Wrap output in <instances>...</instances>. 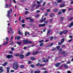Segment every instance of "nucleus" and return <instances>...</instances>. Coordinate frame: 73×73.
Masks as SVG:
<instances>
[{
    "label": "nucleus",
    "mask_w": 73,
    "mask_h": 73,
    "mask_svg": "<svg viewBox=\"0 0 73 73\" xmlns=\"http://www.w3.org/2000/svg\"><path fill=\"white\" fill-rule=\"evenodd\" d=\"M41 70H46V68H42L41 69Z\"/></svg>",
    "instance_id": "nucleus-45"
},
{
    "label": "nucleus",
    "mask_w": 73,
    "mask_h": 73,
    "mask_svg": "<svg viewBox=\"0 0 73 73\" xmlns=\"http://www.w3.org/2000/svg\"><path fill=\"white\" fill-rule=\"evenodd\" d=\"M5 8H9V7L8 6V5L7 4H5Z\"/></svg>",
    "instance_id": "nucleus-26"
},
{
    "label": "nucleus",
    "mask_w": 73,
    "mask_h": 73,
    "mask_svg": "<svg viewBox=\"0 0 73 73\" xmlns=\"http://www.w3.org/2000/svg\"><path fill=\"white\" fill-rule=\"evenodd\" d=\"M35 58V57H31V60L32 61H33V60H34Z\"/></svg>",
    "instance_id": "nucleus-23"
},
{
    "label": "nucleus",
    "mask_w": 73,
    "mask_h": 73,
    "mask_svg": "<svg viewBox=\"0 0 73 73\" xmlns=\"http://www.w3.org/2000/svg\"><path fill=\"white\" fill-rule=\"evenodd\" d=\"M73 26V21L71 22V23L69 25V28H71L72 26Z\"/></svg>",
    "instance_id": "nucleus-11"
},
{
    "label": "nucleus",
    "mask_w": 73,
    "mask_h": 73,
    "mask_svg": "<svg viewBox=\"0 0 73 73\" xmlns=\"http://www.w3.org/2000/svg\"><path fill=\"white\" fill-rule=\"evenodd\" d=\"M62 2V0H59L58 1V3H61Z\"/></svg>",
    "instance_id": "nucleus-52"
},
{
    "label": "nucleus",
    "mask_w": 73,
    "mask_h": 73,
    "mask_svg": "<svg viewBox=\"0 0 73 73\" xmlns=\"http://www.w3.org/2000/svg\"><path fill=\"white\" fill-rule=\"evenodd\" d=\"M73 39L72 38H71L70 39V40L68 41V42H71L72 41V40Z\"/></svg>",
    "instance_id": "nucleus-62"
},
{
    "label": "nucleus",
    "mask_w": 73,
    "mask_h": 73,
    "mask_svg": "<svg viewBox=\"0 0 73 73\" xmlns=\"http://www.w3.org/2000/svg\"><path fill=\"white\" fill-rule=\"evenodd\" d=\"M45 4H46V2H44L42 5L43 6L45 5Z\"/></svg>",
    "instance_id": "nucleus-49"
},
{
    "label": "nucleus",
    "mask_w": 73,
    "mask_h": 73,
    "mask_svg": "<svg viewBox=\"0 0 73 73\" xmlns=\"http://www.w3.org/2000/svg\"><path fill=\"white\" fill-rule=\"evenodd\" d=\"M28 40H23V42L24 44H28Z\"/></svg>",
    "instance_id": "nucleus-7"
},
{
    "label": "nucleus",
    "mask_w": 73,
    "mask_h": 73,
    "mask_svg": "<svg viewBox=\"0 0 73 73\" xmlns=\"http://www.w3.org/2000/svg\"><path fill=\"white\" fill-rule=\"evenodd\" d=\"M28 64L29 65V64H32V61H29L28 62Z\"/></svg>",
    "instance_id": "nucleus-32"
},
{
    "label": "nucleus",
    "mask_w": 73,
    "mask_h": 73,
    "mask_svg": "<svg viewBox=\"0 0 73 73\" xmlns=\"http://www.w3.org/2000/svg\"><path fill=\"white\" fill-rule=\"evenodd\" d=\"M13 57V56L12 55H7V56H6V57L8 59H10V58H12Z\"/></svg>",
    "instance_id": "nucleus-4"
},
{
    "label": "nucleus",
    "mask_w": 73,
    "mask_h": 73,
    "mask_svg": "<svg viewBox=\"0 0 73 73\" xmlns=\"http://www.w3.org/2000/svg\"><path fill=\"white\" fill-rule=\"evenodd\" d=\"M54 16V14L51 13L50 15V17H53Z\"/></svg>",
    "instance_id": "nucleus-20"
},
{
    "label": "nucleus",
    "mask_w": 73,
    "mask_h": 73,
    "mask_svg": "<svg viewBox=\"0 0 73 73\" xmlns=\"http://www.w3.org/2000/svg\"><path fill=\"white\" fill-rule=\"evenodd\" d=\"M65 18L64 17H62L60 18L61 21H63V20H64Z\"/></svg>",
    "instance_id": "nucleus-25"
},
{
    "label": "nucleus",
    "mask_w": 73,
    "mask_h": 73,
    "mask_svg": "<svg viewBox=\"0 0 73 73\" xmlns=\"http://www.w3.org/2000/svg\"><path fill=\"white\" fill-rule=\"evenodd\" d=\"M9 53L11 54H12V53H13V52H12V51H10L9 52Z\"/></svg>",
    "instance_id": "nucleus-51"
},
{
    "label": "nucleus",
    "mask_w": 73,
    "mask_h": 73,
    "mask_svg": "<svg viewBox=\"0 0 73 73\" xmlns=\"http://www.w3.org/2000/svg\"><path fill=\"white\" fill-rule=\"evenodd\" d=\"M62 50V48H60L59 50L58 51L59 52H61V51Z\"/></svg>",
    "instance_id": "nucleus-28"
},
{
    "label": "nucleus",
    "mask_w": 73,
    "mask_h": 73,
    "mask_svg": "<svg viewBox=\"0 0 73 73\" xmlns=\"http://www.w3.org/2000/svg\"><path fill=\"white\" fill-rule=\"evenodd\" d=\"M26 19L27 20H30V19H31V17H27L26 18Z\"/></svg>",
    "instance_id": "nucleus-54"
},
{
    "label": "nucleus",
    "mask_w": 73,
    "mask_h": 73,
    "mask_svg": "<svg viewBox=\"0 0 73 73\" xmlns=\"http://www.w3.org/2000/svg\"><path fill=\"white\" fill-rule=\"evenodd\" d=\"M44 64H40V67H41V66H44Z\"/></svg>",
    "instance_id": "nucleus-48"
},
{
    "label": "nucleus",
    "mask_w": 73,
    "mask_h": 73,
    "mask_svg": "<svg viewBox=\"0 0 73 73\" xmlns=\"http://www.w3.org/2000/svg\"><path fill=\"white\" fill-rule=\"evenodd\" d=\"M63 31H61L60 33V36H62V34H63Z\"/></svg>",
    "instance_id": "nucleus-36"
},
{
    "label": "nucleus",
    "mask_w": 73,
    "mask_h": 73,
    "mask_svg": "<svg viewBox=\"0 0 73 73\" xmlns=\"http://www.w3.org/2000/svg\"><path fill=\"white\" fill-rule=\"evenodd\" d=\"M24 66H25L23 65H22L20 66V68H23Z\"/></svg>",
    "instance_id": "nucleus-33"
},
{
    "label": "nucleus",
    "mask_w": 73,
    "mask_h": 73,
    "mask_svg": "<svg viewBox=\"0 0 73 73\" xmlns=\"http://www.w3.org/2000/svg\"><path fill=\"white\" fill-rule=\"evenodd\" d=\"M7 13L8 14H7V17H8L10 19H11V16L9 15L11 14V12H10V11H8Z\"/></svg>",
    "instance_id": "nucleus-3"
},
{
    "label": "nucleus",
    "mask_w": 73,
    "mask_h": 73,
    "mask_svg": "<svg viewBox=\"0 0 73 73\" xmlns=\"http://www.w3.org/2000/svg\"><path fill=\"white\" fill-rule=\"evenodd\" d=\"M28 11H26L25 12V15H27V14H28Z\"/></svg>",
    "instance_id": "nucleus-58"
},
{
    "label": "nucleus",
    "mask_w": 73,
    "mask_h": 73,
    "mask_svg": "<svg viewBox=\"0 0 73 73\" xmlns=\"http://www.w3.org/2000/svg\"><path fill=\"white\" fill-rule=\"evenodd\" d=\"M56 48L58 50L60 48V46H56Z\"/></svg>",
    "instance_id": "nucleus-35"
},
{
    "label": "nucleus",
    "mask_w": 73,
    "mask_h": 73,
    "mask_svg": "<svg viewBox=\"0 0 73 73\" xmlns=\"http://www.w3.org/2000/svg\"><path fill=\"white\" fill-rule=\"evenodd\" d=\"M61 13H62V12L61 11H59L58 13V15H61Z\"/></svg>",
    "instance_id": "nucleus-29"
},
{
    "label": "nucleus",
    "mask_w": 73,
    "mask_h": 73,
    "mask_svg": "<svg viewBox=\"0 0 73 73\" xmlns=\"http://www.w3.org/2000/svg\"><path fill=\"white\" fill-rule=\"evenodd\" d=\"M44 44V43H42L40 44V46H43V45Z\"/></svg>",
    "instance_id": "nucleus-38"
},
{
    "label": "nucleus",
    "mask_w": 73,
    "mask_h": 73,
    "mask_svg": "<svg viewBox=\"0 0 73 73\" xmlns=\"http://www.w3.org/2000/svg\"><path fill=\"white\" fill-rule=\"evenodd\" d=\"M44 41V40H40L39 42L40 43H41V42H42Z\"/></svg>",
    "instance_id": "nucleus-39"
},
{
    "label": "nucleus",
    "mask_w": 73,
    "mask_h": 73,
    "mask_svg": "<svg viewBox=\"0 0 73 73\" xmlns=\"http://www.w3.org/2000/svg\"><path fill=\"white\" fill-rule=\"evenodd\" d=\"M6 68L7 69V73H9V69H10V67H7Z\"/></svg>",
    "instance_id": "nucleus-13"
},
{
    "label": "nucleus",
    "mask_w": 73,
    "mask_h": 73,
    "mask_svg": "<svg viewBox=\"0 0 73 73\" xmlns=\"http://www.w3.org/2000/svg\"><path fill=\"white\" fill-rule=\"evenodd\" d=\"M7 64H8V63H7V62H5L4 63V64H2V65H3V66H6V65H7Z\"/></svg>",
    "instance_id": "nucleus-15"
},
{
    "label": "nucleus",
    "mask_w": 73,
    "mask_h": 73,
    "mask_svg": "<svg viewBox=\"0 0 73 73\" xmlns=\"http://www.w3.org/2000/svg\"><path fill=\"white\" fill-rule=\"evenodd\" d=\"M15 57H18V56H19V57L20 56V54H17L15 55Z\"/></svg>",
    "instance_id": "nucleus-37"
},
{
    "label": "nucleus",
    "mask_w": 73,
    "mask_h": 73,
    "mask_svg": "<svg viewBox=\"0 0 73 73\" xmlns=\"http://www.w3.org/2000/svg\"><path fill=\"white\" fill-rule=\"evenodd\" d=\"M45 15L46 16H48V13H46L45 14Z\"/></svg>",
    "instance_id": "nucleus-59"
},
{
    "label": "nucleus",
    "mask_w": 73,
    "mask_h": 73,
    "mask_svg": "<svg viewBox=\"0 0 73 73\" xmlns=\"http://www.w3.org/2000/svg\"><path fill=\"white\" fill-rule=\"evenodd\" d=\"M13 67L14 70H18L19 68L18 62H14L13 65Z\"/></svg>",
    "instance_id": "nucleus-1"
},
{
    "label": "nucleus",
    "mask_w": 73,
    "mask_h": 73,
    "mask_svg": "<svg viewBox=\"0 0 73 73\" xmlns=\"http://www.w3.org/2000/svg\"><path fill=\"white\" fill-rule=\"evenodd\" d=\"M6 41H8V37H7L6 38Z\"/></svg>",
    "instance_id": "nucleus-57"
},
{
    "label": "nucleus",
    "mask_w": 73,
    "mask_h": 73,
    "mask_svg": "<svg viewBox=\"0 0 73 73\" xmlns=\"http://www.w3.org/2000/svg\"><path fill=\"white\" fill-rule=\"evenodd\" d=\"M72 19H73V18H72V17H70L68 18V20H69L70 21L72 20Z\"/></svg>",
    "instance_id": "nucleus-18"
},
{
    "label": "nucleus",
    "mask_w": 73,
    "mask_h": 73,
    "mask_svg": "<svg viewBox=\"0 0 73 73\" xmlns=\"http://www.w3.org/2000/svg\"><path fill=\"white\" fill-rule=\"evenodd\" d=\"M30 66L32 68H35V65L33 64H31L30 65Z\"/></svg>",
    "instance_id": "nucleus-16"
},
{
    "label": "nucleus",
    "mask_w": 73,
    "mask_h": 73,
    "mask_svg": "<svg viewBox=\"0 0 73 73\" xmlns=\"http://www.w3.org/2000/svg\"><path fill=\"white\" fill-rule=\"evenodd\" d=\"M60 64H61V63H56L55 64V66L56 67H58V66L60 65Z\"/></svg>",
    "instance_id": "nucleus-8"
},
{
    "label": "nucleus",
    "mask_w": 73,
    "mask_h": 73,
    "mask_svg": "<svg viewBox=\"0 0 73 73\" xmlns=\"http://www.w3.org/2000/svg\"><path fill=\"white\" fill-rule=\"evenodd\" d=\"M31 54V52H28L25 55L26 57H28Z\"/></svg>",
    "instance_id": "nucleus-9"
},
{
    "label": "nucleus",
    "mask_w": 73,
    "mask_h": 73,
    "mask_svg": "<svg viewBox=\"0 0 73 73\" xmlns=\"http://www.w3.org/2000/svg\"><path fill=\"white\" fill-rule=\"evenodd\" d=\"M24 22H25V20H23L21 21L22 23H24Z\"/></svg>",
    "instance_id": "nucleus-53"
},
{
    "label": "nucleus",
    "mask_w": 73,
    "mask_h": 73,
    "mask_svg": "<svg viewBox=\"0 0 73 73\" xmlns=\"http://www.w3.org/2000/svg\"><path fill=\"white\" fill-rule=\"evenodd\" d=\"M40 71L38 70V71H35L34 72V73H40Z\"/></svg>",
    "instance_id": "nucleus-27"
},
{
    "label": "nucleus",
    "mask_w": 73,
    "mask_h": 73,
    "mask_svg": "<svg viewBox=\"0 0 73 73\" xmlns=\"http://www.w3.org/2000/svg\"><path fill=\"white\" fill-rule=\"evenodd\" d=\"M64 68H68V66L67 64H64Z\"/></svg>",
    "instance_id": "nucleus-17"
},
{
    "label": "nucleus",
    "mask_w": 73,
    "mask_h": 73,
    "mask_svg": "<svg viewBox=\"0 0 73 73\" xmlns=\"http://www.w3.org/2000/svg\"><path fill=\"white\" fill-rule=\"evenodd\" d=\"M65 46V45H62V48H64Z\"/></svg>",
    "instance_id": "nucleus-56"
},
{
    "label": "nucleus",
    "mask_w": 73,
    "mask_h": 73,
    "mask_svg": "<svg viewBox=\"0 0 73 73\" xmlns=\"http://www.w3.org/2000/svg\"><path fill=\"white\" fill-rule=\"evenodd\" d=\"M53 45V43H52L49 45V46H52Z\"/></svg>",
    "instance_id": "nucleus-41"
},
{
    "label": "nucleus",
    "mask_w": 73,
    "mask_h": 73,
    "mask_svg": "<svg viewBox=\"0 0 73 73\" xmlns=\"http://www.w3.org/2000/svg\"><path fill=\"white\" fill-rule=\"evenodd\" d=\"M30 21H31V22H33V21H34V20L30 18Z\"/></svg>",
    "instance_id": "nucleus-31"
},
{
    "label": "nucleus",
    "mask_w": 73,
    "mask_h": 73,
    "mask_svg": "<svg viewBox=\"0 0 73 73\" xmlns=\"http://www.w3.org/2000/svg\"><path fill=\"white\" fill-rule=\"evenodd\" d=\"M66 9H63L62 10V12L63 13H64L65 12V11H66Z\"/></svg>",
    "instance_id": "nucleus-24"
},
{
    "label": "nucleus",
    "mask_w": 73,
    "mask_h": 73,
    "mask_svg": "<svg viewBox=\"0 0 73 73\" xmlns=\"http://www.w3.org/2000/svg\"><path fill=\"white\" fill-rule=\"evenodd\" d=\"M32 42L31 41H29L28 40V42L27 44H32Z\"/></svg>",
    "instance_id": "nucleus-30"
},
{
    "label": "nucleus",
    "mask_w": 73,
    "mask_h": 73,
    "mask_svg": "<svg viewBox=\"0 0 73 73\" xmlns=\"http://www.w3.org/2000/svg\"><path fill=\"white\" fill-rule=\"evenodd\" d=\"M19 57L20 59H24V55L23 54H21L19 55Z\"/></svg>",
    "instance_id": "nucleus-5"
},
{
    "label": "nucleus",
    "mask_w": 73,
    "mask_h": 73,
    "mask_svg": "<svg viewBox=\"0 0 73 73\" xmlns=\"http://www.w3.org/2000/svg\"><path fill=\"white\" fill-rule=\"evenodd\" d=\"M46 19V18H44V19H41L40 20V23H42V22H44L45 23V24H47L48 23V21H47L46 22L45 21V20Z\"/></svg>",
    "instance_id": "nucleus-2"
},
{
    "label": "nucleus",
    "mask_w": 73,
    "mask_h": 73,
    "mask_svg": "<svg viewBox=\"0 0 73 73\" xmlns=\"http://www.w3.org/2000/svg\"><path fill=\"white\" fill-rule=\"evenodd\" d=\"M50 31L49 30L48 31L47 34V35H49V33H50Z\"/></svg>",
    "instance_id": "nucleus-46"
},
{
    "label": "nucleus",
    "mask_w": 73,
    "mask_h": 73,
    "mask_svg": "<svg viewBox=\"0 0 73 73\" xmlns=\"http://www.w3.org/2000/svg\"><path fill=\"white\" fill-rule=\"evenodd\" d=\"M44 73H48V71H45L44 72Z\"/></svg>",
    "instance_id": "nucleus-64"
},
{
    "label": "nucleus",
    "mask_w": 73,
    "mask_h": 73,
    "mask_svg": "<svg viewBox=\"0 0 73 73\" xmlns=\"http://www.w3.org/2000/svg\"><path fill=\"white\" fill-rule=\"evenodd\" d=\"M50 23H52L53 22V19L52 18L50 19Z\"/></svg>",
    "instance_id": "nucleus-34"
},
{
    "label": "nucleus",
    "mask_w": 73,
    "mask_h": 73,
    "mask_svg": "<svg viewBox=\"0 0 73 73\" xmlns=\"http://www.w3.org/2000/svg\"><path fill=\"white\" fill-rule=\"evenodd\" d=\"M17 44L19 45L20 46V45H21V42H17Z\"/></svg>",
    "instance_id": "nucleus-19"
},
{
    "label": "nucleus",
    "mask_w": 73,
    "mask_h": 73,
    "mask_svg": "<svg viewBox=\"0 0 73 73\" xmlns=\"http://www.w3.org/2000/svg\"><path fill=\"white\" fill-rule=\"evenodd\" d=\"M49 61V60H48V59H46V62H48Z\"/></svg>",
    "instance_id": "nucleus-61"
},
{
    "label": "nucleus",
    "mask_w": 73,
    "mask_h": 73,
    "mask_svg": "<svg viewBox=\"0 0 73 73\" xmlns=\"http://www.w3.org/2000/svg\"><path fill=\"white\" fill-rule=\"evenodd\" d=\"M53 11L54 12H56L58 11V9H53Z\"/></svg>",
    "instance_id": "nucleus-22"
},
{
    "label": "nucleus",
    "mask_w": 73,
    "mask_h": 73,
    "mask_svg": "<svg viewBox=\"0 0 73 73\" xmlns=\"http://www.w3.org/2000/svg\"><path fill=\"white\" fill-rule=\"evenodd\" d=\"M40 12V11H39V10H38L36 11V13H39Z\"/></svg>",
    "instance_id": "nucleus-60"
},
{
    "label": "nucleus",
    "mask_w": 73,
    "mask_h": 73,
    "mask_svg": "<svg viewBox=\"0 0 73 73\" xmlns=\"http://www.w3.org/2000/svg\"><path fill=\"white\" fill-rule=\"evenodd\" d=\"M8 44V42H6L4 44V45H6L7 44Z\"/></svg>",
    "instance_id": "nucleus-43"
},
{
    "label": "nucleus",
    "mask_w": 73,
    "mask_h": 73,
    "mask_svg": "<svg viewBox=\"0 0 73 73\" xmlns=\"http://www.w3.org/2000/svg\"><path fill=\"white\" fill-rule=\"evenodd\" d=\"M52 39H53V37L51 36L50 38V40H52Z\"/></svg>",
    "instance_id": "nucleus-55"
},
{
    "label": "nucleus",
    "mask_w": 73,
    "mask_h": 73,
    "mask_svg": "<svg viewBox=\"0 0 73 73\" xmlns=\"http://www.w3.org/2000/svg\"><path fill=\"white\" fill-rule=\"evenodd\" d=\"M20 36H17V40H20Z\"/></svg>",
    "instance_id": "nucleus-42"
},
{
    "label": "nucleus",
    "mask_w": 73,
    "mask_h": 73,
    "mask_svg": "<svg viewBox=\"0 0 73 73\" xmlns=\"http://www.w3.org/2000/svg\"><path fill=\"white\" fill-rule=\"evenodd\" d=\"M9 11L11 12V13H12V12H13V11L12 10V9L11 8L10 9Z\"/></svg>",
    "instance_id": "nucleus-40"
},
{
    "label": "nucleus",
    "mask_w": 73,
    "mask_h": 73,
    "mask_svg": "<svg viewBox=\"0 0 73 73\" xmlns=\"http://www.w3.org/2000/svg\"><path fill=\"white\" fill-rule=\"evenodd\" d=\"M39 16H40V15H39V14L37 15H36V18H38V17H39Z\"/></svg>",
    "instance_id": "nucleus-47"
},
{
    "label": "nucleus",
    "mask_w": 73,
    "mask_h": 73,
    "mask_svg": "<svg viewBox=\"0 0 73 73\" xmlns=\"http://www.w3.org/2000/svg\"><path fill=\"white\" fill-rule=\"evenodd\" d=\"M36 65L37 66H40V63H38L36 64Z\"/></svg>",
    "instance_id": "nucleus-44"
},
{
    "label": "nucleus",
    "mask_w": 73,
    "mask_h": 73,
    "mask_svg": "<svg viewBox=\"0 0 73 73\" xmlns=\"http://www.w3.org/2000/svg\"><path fill=\"white\" fill-rule=\"evenodd\" d=\"M65 7V5L64 4H63L60 6V8H62V7Z\"/></svg>",
    "instance_id": "nucleus-21"
},
{
    "label": "nucleus",
    "mask_w": 73,
    "mask_h": 73,
    "mask_svg": "<svg viewBox=\"0 0 73 73\" xmlns=\"http://www.w3.org/2000/svg\"><path fill=\"white\" fill-rule=\"evenodd\" d=\"M3 67L0 66V73H2L3 72Z\"/></svg>",
    "instance_id": "nucleus-10"
},
{
    "label": "nucleus",
    "mask_w": 73,
    "mask_h": 73,
    "mask_svg": "<svg viewBox=\"0 0 73 73\" xmlns=\"http://www.w3.org/2000/svg\"><path fill=\"white\" fill-rule=\"evenodd\" d=\"M45 25V24L43 23L42 24H39L38 25L39 27H44Z\"/></svg>",
    "instance_id": "nucleus-6"
},
{
    "label": "nucleus",
    "mask_w": 73,
    "mask_h": 73,
    "mask_svg": "<svg viewBox=\"0 0 73 73\" xmlns=\"http://www.w3.org/2000/svg\"><path fill=\"white\" fill-rule=\"evenodd\" d=\"M68 32V31L67 30H65L63 31L64 34H66V33H67Z\"/></svg>",
    "instance_id": "nucleus-12"
},
{
    "label": "nucleus",
    "mask_w": 73,
    "mask_h": 73,
    "mask_svg": "<svg viewBox=\"0 0 73 73\" xmlns=\"http://www.w3.org/2000/svg\"><path fill=\"white\" fill-rule=\"evenodd\" d=\"M38 53V51H36L35 52H33V55H35Z\"/></svg>",
    "instance_id": "nucleus-14"
},
{
    "label": "nucleus",
    "mask_w": 73,
    "mask_h": 73,
    "mask_svg": "<svg viewBox=\"0 0 73 73\" xmlns=\"http://www.w3.org/2000/svg\"><path fill=\"white\" fill-rule=\"evenodd\" d=\"M18 34H19V35H21V32H20V31H18Z\"/></svg>",
    "instance_id": "nucleus-63"
},
{
    "label": "nucleus",
    "mask_w": 73,
    "mask_h": 73,
    "mask_svg": "<svg viewBox=\"0 0 73 73\" xmlns=\"http://www.w3.org/2000/svg\"><path fill=\"white\" fill-rule=\"evenodd\" d=\"M44 9V7H42L41 8L42 11H43Z\"/></svg>",
    "instance_id": "nucleus-50"
}]
</instances>
